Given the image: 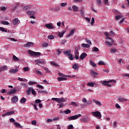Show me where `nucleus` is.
I'll return each instance as SVG.
<instances>
[{
	"label": "nucleus",
	"mask_w": 129,
	"mask_h": 129,
	"mask_svg": "<svg viewBox=\"0 0 129 129\" xmlns=\"http://www.w3.org/2000/svg\"><path fill=\"white\" fill-rule=\"evenodd\" d=\"M111 82H113V83H116V81L114 80H110L109 81H103L101 84L104 86H108V87H111V85L109 84L108 83H110Z\"/></svg>",
	"instance_id": "obj_1"
},
{
	"label": "nucleus",
	"mask_w": 129,
	"mask_h": 129,
	"mask_svg": "<svg viewBox=\"0 0 129 129\" xmlns=\"http://www.w3.org/2000/svg\"><path fill=\"white\" fill-rule=\"evenodd\" d=\"M28 53L31 55V56H32V57H34L35 56H41V52H35L32 50H28Z\"/></svg>",
	"instance_id": "obj_2"
},
{
	"label": "nucleus",
	"mask_w": 129,
	"mask_h": 129,
	"mask_svg": "<svg viewBox=\"0 0 129 129\" xmlns=\"http://www.w3.org/2000/svg\"><path fill=\"white\" fill-rule=\"evenodd\" d=\"M81 115H82L80 114L79 115L71 116L70 117H68V119H69V120H75V119L79 118L80 116H81Z\"/></svg>",
	"instance_id": "obj_3"
},
{
	"label": "nucleus",
	"mask_w": 129,
	"mask_h": 129,
	"mask_svg": "<svg viewBox=\"0 0 129 129\" xmlns=\"http://www.w3.org/2000/svg\"><path fill=\"white\" fill-rule=\"evenodd\" d=\"M92 114L94 116H96V117H99L100 118H101V113L98 111L93 112H92Z\"/></svg>",
	"instance_id": "obj_4"
},
{
	"label": "nucleus",
	"mask_w": 129,
	"mask_h": 129,
	"mask_svg": "<svg viewBox=\"0 0 129 129\" xmlns=\"http://www.w3.org/2000/svg\"><path fill=\"white\" fill-rule=\"evenodd\" d=\"M35 62L37 64H41V65L46 64V61L44 59H36Z\"/></svg>",
	"instance_id": "obj_5"
},
{
	"label": "nucleus",
	"mask_w": 129,
	"mask_h": 129,
	"mask_svg": "<svg viewBox=\"0 0 129 129\" xmlns=\"http://www.w3.org/2000/svg\"><path fill=\"white\" fill-rule=\"evenodd\" d=\"M11 100L13 103H17L19 101V98H18V96H14L12 98Z\"/></svg>",
	"instance_id": "obj_6"
},
{
	"label": "nucleus",
	"mask_w": 129,
	"mask_h": 129,
	"mask_svg": "<svg viewBox=\"0 0 129 129\" xmlns=\"http://www.w3.org/2000/svg\"><path fill=\"white\" fill-rule=\"evenodd\" d=\"M34 46V43L32 42H28L26 44H24V47H33Z\"/></svg>",
	"instance_id": "obj_7"
},
{
	"label": "nucleus",
	"mask_w": 129,
	"mask_h": 129,
	"mask_svg": "<svg viewBox=\"0 0 129 129\" xmlns=\"http://www.w3.org/2000/svg\"><path fill=\"white\" fill-rule=\"evenodd\" d=\"M90 118L88 116H85L84 118H82L81 120L83 122H88V121L90 120Z\"/></svg>",
	"instance_id": "obj_8"
},
{
	"label": "nucleus",
	"mask_w": 129,
	"mask_h": 129,
	"mask_svg": "<svg viewBox=\"0 0 129 129\" xmlns=\"http://www.w3.org/2000/svg\"><path fill=\"white\" fill-rule=\"evenodd\" d=\"M45 27H46L47 29H49L50 30L54 29V27L53 26V25H52V23L46 24Z\"/></svg>",
	"instance_id": "obj_9"
},
{
	"label": "nucleus",
	"mask_w": 129,
	"mask_h": 129,
	"mask_svg": "<svg viewBox=\"0 0 129 129\" xmlns=\"http://www.w3.org/2000/svg\"><path fill=\"white\" fill-rule=\"evenodd\" d=\"M18 71H19V69H11L9 71V73H10L11 74H13V73H17V72H18Z\"/></svg>",
	"instance_id": "obj_10"
},
{
	"label": "nucleus",
	"mask_w": 129,
	"mask_h": 129,
	"mask_svg": "<svg viewBox=\"0 0 129 129\" xmlns=\"http://www.w3.org/2000/svg\"><path fill=\"white\" fill-rule=\"evenodd\" d=\"M86 56H87V54L86 53L83 52L80 56V58L82 60H83V59H84V58H86Z\"/></svg>",
	"instance_id": "obj_11"
},
{
	"label": "nucleus",
	"mask_w": 129,
	"mask_h": 129,
	"mask_svg": "<svg viewBox=\"0 0 129 129\" xmlns=\"http://www.w3.org/2000/svg\"><path fill=\"white\" fill-rule=\"evenodd\" d=\"M72 9H73V11L74 12H75L76 13H77V11H78V10H79V8L76 6V5L73 6Z\"/></svg>",
	"instance_id": "obj_12"
},
{
	"label": "nucleus",
	"mask_w": 129,
	"mask_h": 129,
	"mask_svg": "<svg viewBox=\"0 0 129 129\" xmlns=\"http://www.w3.org/2000/svg\"><path fill=\"white\" fill-rule=\"evenodd\" d=\"M91 74L94 77H97V76L98 75V73L97 72H94L93 70H92L91 71Z\"/></svg>",
	"instance_id": "obj_13"
},
{
	"label": "nucleus",
	"mask_w": 129,
	"mask_h": 129,
	"mask_svg": "<svg viewBox=\"0 0 129 129\" xmlns=\"http://www.w3.org/2000/svg\"><path fill=\"white\" fill-rule=\"evenodd\" d=\"M27 15H32V16H34V15H36V12L33 11H28L27 12Z\"/></svg>",
	"instance_id": "obj_14"
},
{
	"label": "nucleus",
	"mask_w": 129,
	"mask_h": 129,
	"mask_svg": "<svg viewBox=\"0 0 129 129\" xmlns=\"http://www.w3.org/2000/svg\"><path fill=\"white\" fill-rule=\"evenodd\" d=\"M75 52V58L76 60H78L79 59V52L78 51H74Z\"/></svg>",
	"instance_id": "obj_15"
},
{
	"label": "nucleus",
	"mask_w": 129,
	"mask_h": 129,
	"mask_svg": "<svg viewBox=\"0 0 129 129\" xmlns=\"http://www.w3.org/2000/svg\"><path fill=\"white\" fill-rule=\"evenodd\" d=\"M71 50H67L63 52V54L66 55V56H69L70 55H71Z\"/></svg>",
	"instance_id": "obj_16"
},
{
	"label": "nucleus",
	"mask_w": 129,
	"mask_h": 129,
	"mask_svg": "<svg viewBox=\"0 0 129 129\" xmlns=\"http://www.w3.org/2000/svg\"><path fill=\"white\" fill-rule=\"evenodd\" d=\"M75 32V29H72L70 31L69 34H68L67 37H71V36H72L73 34Z\"/></svg>",
	"instance_id": "obj_17"
},
{
	"label": "nucleus",
	"mask_w": 129,
	"mask_h": 129,
	"mask_svg": "<svg viewBox=\"0 0 129 129\" xmlns=\"http://www.w3.org/2000/svg\"><path fill=\"white\" fill-rule=\"evenodd\" d=\"M118 101H120L121 102H122V101H126V100H127V99H126L124 98L119 97L118 98Z\"/></svg>",
	"instance_id": "obj_18"
},
{
	"label": "nucleus",
	"mask_w": 129,
	"mask_h": 129,
	"mask_svg": "<svg viewBox=\"0 0 129 129\" xmlns=\"http://www.w3.org/2000/svg\"><path fill=\"white\" fill-rule=\"evenodd\" d=\"M58 81H65L67 80V78L64 77H59L57 78Z\"/></svg>",
	"instance_id": "obj_19"
},
{
	"label": "nucleus",
	"mask_w": 129,
	"mask_h": 129,
	"mask_svg": "<svg viewBox=\"0 0 129 129\" xmlns=\"http://www.w3.org/2000/svg\"><path fill=\"white\" fill-rule=\"evenodd\" d=\"M32 88H33V87L29 88L28 90L26 91V93H27V95H30V94H31V93H32Z\"/></svg>",
	"instance_id": "obj_20"
},
{
	"label": "nucleus",
	"mask_w": 129,
	"mask_h": 129,
	"mask_svg": "<svg viewBox=\"0 0 129 129\" xmlns=\"http://www.w3.org/2000/svg\"><path fill=\"white\" fill-rule=\"evenodd\" d=\"M62 102H65V99H64V98H58V103H62Z\"/></svg>",
	"instance_id": "obj_21"
},
{
	"label": "nucleus",
	"mask_w": 129,
	"mask_h": 129,
	"mask_svg": "<svg viewBox=\"0 0 129 129\" xmlns=\"http://www.w3.org/2000/svg\"><path fill=\"white\" fill-rule=\"evenodd\" d=\"M64 34H65V31H62L61 32H59L58 33V37H59V38H62V37H63V36H64Z\"/></svg>",
	"instance_id": "obj_22"
},
{
	"label": "nucleus",
	"mask_w": 129,
	"mask_h": 129,
	"mask_svg": "<svg viewBox=\"0 0 129 129\" xmlns=\"http://www.w3.org/2000/svg\"><path fill=\"white\" fill-rule=\"evenodd\" d=\"M73 69H74L75 70H77V69H78V68H79V66L76 63L74 64L73 66Z\"/></svg>",
	"instance_id": "obj_23"
},
{
	"label": "nucleus",
	"mask_w": 129,
	"mask_h": 129,
	"mask_svg": "<svg viewBox=\"0 0 129 129\" xmlns=\"http://www.w3.org/2000/svg\"><path fill=\"white\" fill-rule=\"evenodd\" d=\"M26 101H27V99L25 97H23L20 100L21 103H25Z\"/></svg>",
	"instance_id": "obj_24"
},
{
	"label": "nucleus",
	"mask_w": 129,
	"mask_h": 129,
	"mask_svg": "<svg viewBox=\"0 0 129 129\" xmlns=\"http://www.w3.org/2000/svg\"><path fill=\"white\" fill-rule=\"evenodd\" d=\"M82 46L84 48H90V45L88 44L83 43V44H82Z\"/></svg>",
	"instance_id": "obj_25"
},
{
	"label": "nucleus",
	"mask_w": 129,
	"mask_h": 129,
	"mask_svg": "<svg viewBox=\"0 0 129 129\" xmlns=\"http://www.w3.org/2000/svg\"><path fill=\"white\" fill-rule=\"evenodd\" d=\"M13 23L14 25H17V24L19 23V19L18 18H15L13 20Z\"/></svg>",
	"instance_id": "obj_26"
},
{
	"label": "nucleus",
	"mask_w": 129,
	"mask_h": 129,
	"mask_svg": "<svg viewBox=\"0 0 129 129\" xmlns=\"http://www.w3.org/2000/svg\"><path fill=\"white\" fill-rule=\"evenodd\" d=\"M13 59L14 61H18V62L20 61V59H19L16 55L13 56Z\"/></svg>",
	"instance_id": "obj_27"
},
{
	"label": "nucleus",
	"mask_w": 129,
	"mask_h": 129,
	"mask_svg": "<svg viewBox=\"0 0 129 129\" xmlns=\"http://www.w3.org/2000/svg\"><path fill=\"white\" fill-rule=\"evenodd\" d=\"M93 101L99 106H100V105H101V103H100V102H99V101H96V100L94 99Z\"/></svg>",
	"instance_id": "obj_28"
},
{
	"label": "nucleus",
	"mask_w": 129,
	"mask_h": 129,
	"mask_svg": "<svg viewBox=\"0 0 129 129\" xmlns=\"http://www.w3.org/2000/svg\"><path fill=\"white\" fill-rule=\"evenodd\" d=\"M31 5H28L27 6H25L23 8V10L24 11H27V10H30V9H31Z\"/></svg>",
	"instance_id": "obj_29"
},
{
	"label": "nucleus",
	"mask_w": 129,
	"mask_h": 129,
	"mask_svg": "<svg viewBox=\"0 0 129 129\" xmlns=\"http://www.w3.org/2000/svg\"><path fill=\"white\" fill-rule=\"evenodd\" d=\"M96 3L98 5V6H99L100 7H101L102 6V4H101V0H96Z\"/></svg>",
	"instance_id": "obj_30"
},
{
	"label": "nucleus",
	"mask_w": 129,
	"mask_h": 129,
	"mask_svg": "<svg viewBox=\"0 0 129 129\" xmlns=\"http://www.w3.org/2000/svg\"><path fill=\"white\" fill-rule=\"evenodd\" d=\"M90 65H91V66H92L93 67H95V68L97 67V66L96 65V64H95L94 62L92 61H90Z\"/></svg>",
	"instance_id": "obj_31"
},
{
	"label": "nucleus",
	"mask_w": 129,
	"mask_h": 129,
	"mask_svg": "<svg viewBox=\"0 0 129 129\" xmlns=\"http://www.w3.org/2000/svg\"><path fill=\"white\" fill-rule=\"evenodd\" d=\"M16 92H17L16 89L11 90L10 92H9V95H11V94H13V93H16Z\"/></svg>",
	"instance_id": "obj_32"
},
{
	"label": "nucleus",
	"mask_w": 129,
	"mask_h": 129,
	"mask_svg": "<svg viewBox=\"0 0 129 129\" xmlns=\"http://www.w3.org/2000/svg\"><path fill=\"white\" fill-rule=\"evenodd\" d=\"M87 86H90V87H94V83L92 82L88 83Z\"/></svg>",
	"instance_id": "obj_33"
},
{
	"label": "nucleus",
	"mask_w": 129,
	"mask_h": 129,
	"mask_svg": "<svg viewBox=\"0 0 129 129\" xmlns=\"http://www.w3.org/2000/svg\"><path fill=\"white\" fill-rule=\"evenodd\" d=\"M64 113L65 114H69V113H71V110L70 109H67L64 111Z\"/></svg>",
	"instance_id": "obj_34"
},
{
	"label": "nucleus",
	"mask_w": 129,
	"mask_h": 129,
	"mask_svg": "<svg viewBox=\"0 0 129 129\" xmlns=\"http://www.w3.org/2000/svg\"><path fill=\"white\" fill-rule=\"evenodd\" d=\"M1 24L2 25H10V23H9L8 21H2Z\"/></svg>",
	"instance_id": "obj_35"
},
{
	"label": "nucleus",
	"mask_w": 129,
	"mask_h": 129,
	"mask_svg": "<svg viewBox=\"0 0 129 129\" xmlns=\"http://www.w3.org/2000/svg\"><path fill=\"white\" fill-rule=\"evenodd\" d=\"M6 69H7V66H6L1 67L0 68V73L2 72V71H3V70H6Z\"/></svg>",
	"instance_id": "obj_36"
},
{
	"label": "nucleus",
	"mask_w": 129,
	"mask_h": 129,
	"mask_svg": "<svg viewBox=\"0 0 129 129\" xmlns=\"http://www.w3.org/2000/svg\"><path fill=\"white\" fill-rule=\"evenodd\" d=\"M121 18H122V15H118L115 17V19L117 20H119V19H121Z\"/></svg>",
	"instance_id": "obj_37"
},
{
	"label": "nucleus",
	"mask_w": 129,
	"mask_h": 129,
	"mask_svg": "<svg viewBox=\"0 0 129 129\" xmlns=\"http://www.w3.org/2000/svg\"><path fill=\"white\" fill-rule=\"evenodd\" d=\"M14 124L16 127H21V124L17 122H14Z\"/></svg>",
	"instance_id": "obj_38"
},
{
	"label": "nucleus",
	"mask_w": 129,
	"mask_h": 129,
	"mask_svg": "<svg viewBox=\"0 0 129 129\" xmlns=\"http://www.w3.org/2000/svg\"><path fill=\"white\" fill-rule=\"evenodd\" d=\"M109 36H110L111 37H112L113 36H115V33H114V32H113V31H111L110 32Z\"/></svg>",
	"instance_id": "obj_39"
},
{
	"label": "nucleus",
	"mask_w": 129,
	"mask_h": 129,
	"mask_svg": "<svg viewBox=\"0 0 129 129\" xmlns=\"http://www.w3.org/2000/svg\"><path fill=\"white\" fill-rule=\"evenodd\" d=\"M50 64L51 65H52V66H55V67H58V66H59L58 64H57V63H55V62H54L53 61H51L50 62Z\"/></svg>",
	"instance_id": "obj_40"
},
{
	"label": "nucleus",
	"mask_w": 129,
	"mask_h": 129,
	"mask_svg": "<svg viewBox=\"0 0 129 129\" xmlns=\"http://www.w3.org/2000/svg\"><path fill=\"white\" fill-rule=\"evenodd\" d=\"M69 59L71 61H73V60H74V58L73 57V55L72 54L69 55Z\"/></svg>",
	"instance_id": "obj_41"
},
{
	"label": "nucleus",
	"mask_w": 129,
	"mask_h": 129,
	"mask_svg": "<svg viewBox=\"0 0 129 129\" xmlns=\"http://www.w3.org/2000/svg\"><path fill=\"white\" fill-rule=\"evenodd\" d=\"M60 6L61 7H62V8H65V7H66V6H67V3H62L60 4Z\"/></svg>",
	"instance_id": "obj_42"
},
{
	"label": "nucleus",
	"mask_w": 129,
	"mask_h": 129,
	"mask_svg": "<svg viewBox=\"0 0 129 129\" xmlns=\"http://www.w3.org/2000/svg\"><path fill=\"white\" fill-rule=\"evenodd\" d=\"M0 31H2V32H5L7 33L8 31L5 29L4 27H0Z\"/></svg>",
	"instance_id": "obj_43"
},
{
	"label": "nucleus",
	"mask_w": 129,
	"mask_h": 129,
	"mask_svg": "<svg viewBox=\"0 0 129 129\" xmlns=\"http://www.w3.org/2000/svg\"><path fill=\"white\" fill-rule=\"evenodd\" d=\"M47 38L49 40H53V39H54V35H48Z\"/></svg>",
	"instance_id": "obj_44"
},
{
	"label": "nucleus",
	"mask_w": 129,
	"mask_h": 129,
	"mask_svg": "<svg viewBox=\"0 0 129 129\" xmlns=\"http://www.w3.org/2000/svg\"><path fill=\"white\" fill-rule=\"evenodd\" d=\"M7 113H8V115H11L12 114H14L15 111H11L9 112H7Z\"/></svg>",
	"instance_id": "obj_45"
},
{
	"label": "nucleus",
	"mask_w": 129,
	"mask_h": 129,
	"mask_svg": "<svg viewBox=\"0 0 129 129\" xmlns=\"http://www.w3.org/2000/svg\"><path fill=\"white\" fill-rule=\"evenodd\" d=\"M29 85H34V84H36V82H32V81H30L28 83Z\"/></svg>",
	"instance_id": "obj_46"
},
{
	"label": "nucleus",
	"mask_w": 129,
	"mask_h": 129,
	"mask_svg": "<svg viewBox=\"0 0 129 129\" xmlns=\"http://www.w3.org/2000/svg\"><path fill=\"white\" fill-rule=\"evenodd\" d=\"M98 65H105V63L102 61H100L98 62Z\"/></svg>",
	"instance_id": "obj_47"
},
{
	"label": "nucleus",
	"mask_w": 129,
	"mask_h": 129,
	"mask_svg": "<svg viewBox=\"0 0 129 129\" xmlns=\"http://www.w3.org/2000/svg\"><path fill=\"white\" fill-rule=\"evenodd\" d=\"M71 104L73 105V106H78V105L75 102H72Z\"/></svg>",
	"instance_id": "obj_48"
},
{
	"label": "nucleus",
	"mask_w": 129,
	"mask_h": 129,
	"mask_svg": "<svg viewBox=\"0 0 129 129\" xmlns=\"http://www.w3.org/2000/svg\"><path fill=\"white\" fill-rule=\"evenodd\" d=\"M93 51L94 52H98V51H99V49H98V48L95 47H94Z\"/></svg>",
	"instance_id": "obj_49"
},
{
	"label": "nucleus",
	"mask_w": 129,
	"mask_h": 129,
	"mask_svg": "<svg viewBox=\"0 0 129 129\" xmlns=\"http://www.w3.org/2000/svg\"><path fill=\"white\" fill-rule=\"evenodd\" d=\"M94 22H95V20H94V18H92V21H91V25H93V24H94Z\"/></svg>",
	"instance_id": "obj_50"
},
{
	"label": "nucleus",
	"mask_w": 129,
	"mask_h": 129,
	"mask_svg": "<svg viewBox=\"0 0 129 129\" xmlns=\"http://www.w3.org/2000/svg\"><path fill=\"white\" fill-rule=\"evenodd\" d=\"M51 100H54V101H57L58 102L59 98H52Z\"/></svg>",
	"instance_id": "obj_51"
},
{
	"label": "nucleus",
	"mask_w": 129,
	"mask_h": 129,
	"mask_svg": "<svg viewBox=\"0 0 129 129\" xmlns=\"http://www.w3.org/2000/svg\"><path fill=\"white\" fill-rule=\"evenodd\" d=\"M41 102H42V101L40 99L35 100V103H39L40 104V103H41Z\"/></svg>",
	"instance_id": "obj_52"
},
{
	"label": "nucleus",
	"mask_w": 129,
	"mask_h": 129,
	"mask_svg": "<svg viewBox=\"0 0 129 129\" xmlns=\"http://www.w3.org/2000/svg\"><path fill=\"white\" fill-rule=\"evenodd\" d=\"M10 122H14V123L15 124V122H16V120L15 119H14L13 118H11L10 119Z\"/></svg>",
	"instance_id": "obj_53"
},
{
	"label": "nucleus",
	"mask_w": 129,
	"mask_h": 129,
	"mask_svg": "<svg viewBox=\"0 0 129 129\" xmlns=\"http://www.w3.org/2000/svg\"><path fill=\"white\" fill-rule=\"evenodd\" d=\"M31 92H32V94L33 95H36V91H35V90L33 89V88H32V89L31 90Z\"/></svg>",
	"instance_id": "obj_54"
},
{
	"label": "nucleus",
	"mask_w": 129,
	"mask_h": 129,
	"mask_svg": "<svg viewBox=\"0 0 129 129\" xmlns=\"http://www.w3.org/2000/svg\"><path fill=\"white\" fill-rule=\"evenodd\" d=\"M106 44H107V46H108V47H109V46H112V44L108 41H107L106 42Z\"/></svg>",
	"instance_id": "obj_55"
},
{
	"label": "nucleus",
	"mask_w": 129,
	"mask_h": 129,
	"mask_svg": "<svg viewBox=\"0 0 129 129\" xmlns=\"http://www.w3.org/2000/svg\"><path fill=\"white\" fill-rule=\"evenodd\" d=\"M86 41L87 43H88V44H89L90 46L92 44V43H91V41L90 40H89V39H86Z\"/></svg>",
	"instance_id": "obj_56"
},
{
	"label": "nucleus",
	"mask_w": 129,
	"mask_h": 129,
	"mask_svg": "<svg viewBox=\"0 0 129 129\" xmlns=\"http://www.w3.org/2000/svg\"><path fill=\"white\" fill-rule=\"evenodd\" d=\"M56 52H57V55H60V53H61V50H60V49L59 48L56 49Z\"/></svg>",
	"instance_id": "obj_57"
},
{
	"label": "nucleus",
	"mask_w": 129,
	"mask_h": 129,
	"mask_svg": "<svg viewBox=\"0 0 129 129\" xmlns=\"http://www.w3.org/2000/svg\"><path fill=\"white\" fill-rule=\"evenodd\" d=\"M46 121L47 123L52 122V121H53V119H47Z\"/></svg>",
	"instance_id": "obj_58"
},
{
	"label": "nucleus",
	"mask_w": 129,
	"mask_h": 129,
	"mask_svg": "<svg viewBox=\"0 0 129 129\" xmlns=\"http://www.w3.org/2000/svg\"><path fill=\"white\" fill-rule=\"evenodd\" d=\"M32 124H33L34 125L37 124V121L36 120H33L31 121Z\"/></svg>",
	"instance_id": "obj_59"
},
{
	"label": "nucleus",
	"mask_w": 129,
	"mask_h": 129,
	"mask_svg": "<svg viewBox=\"0 0 129 129\" xmlns=\"http://www.w3.org/2000/svg\"><path fill=\"white\" fill-rule=\"evenodd\" d=\"M116 52V49H111V53H115Z\"/></svg>",
	"instance_id": "obj_60"
},
{
	"label": "nucleus",
	"mask_w": 129,
	"mask_h": 129,
	"mask_svg": "<svg viewBox=\"0 0 129 129\" xmlns=\"http://www.w3.org/2000/svg\"><path fill=\"white\" fill-rule=\"evenodd\" d=\"M123 76H124V77H128V78H129V74H123Z\"/></svg>",
	"instance_id": "obj_61"
},
{
	"label": "nucleus",
	"mask_w": 129,
	"mask_h": 129,
	"mask_svg": "<svg viewBox=\"0 0 129 129\" xmlns=\"http://www.w3.org/2000/svg\"><path fill=\"white\" fill-rule=\"evenodd\" d=\"M24 71H29V67H25L23 69Z\"/></svg>",
	"instance_id": "obj_62"
},
{
	"label": "nucleus",
	"mask_w": 129,
	"mask_h": 129,
	"mask_svg": "<svg viewBox=\"0 0 129 129\" xmlns=\"http://www.w3.org/2000/svg\"><path fill=\"white\" fill-rule=\"evenodd\" d=\"M104 3L105 5H108V0H104Z\"/></svg>",
	"instance_id": "obj_63"
},
{
	"label": "nucleus",
	"mask_w": 129,
	"mask_h": 129,
	"mask_svg": "<svg viewBox=\"0 0 129 129\" xmlns=\"http://www.w3.org/2000/svg\"><path fill=\"white\" fill-rule=\"evenodd\" d=\"M73 128V125L71 124L68 126V129H72Z\"/></svg>",
	"instance_id": "obj_64"
}]
</instances>
